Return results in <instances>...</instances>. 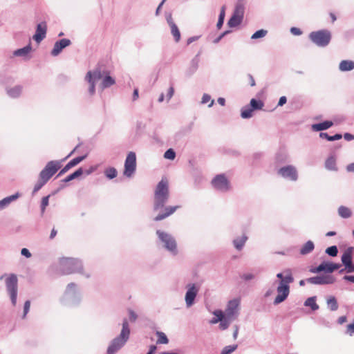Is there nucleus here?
Here are the masks:
<instances>
[{
    "label": "nucleus",
    "instance_id": "f257e3e1",
    "mask_svg": "<svg viewBox=\"0 0 354 354\" xmlns=\"http://www.w3.org/2000/svg\"><path fill=\"white\" fill-rule=\"evenodd\" d=\"M169 198V191L168 182L167 180L162 179L157 185L154 192V201L153 210L154 212L160 211L158 214L154 217L155 221H162L171 215L179 208V206H167Z\"/></svg>",
    "mask_w": 354,
    "mask_h": 354
},
{
    "label": "nucleus",
    "instance_id": "f03ea898",
    "mask_svg": "<svg viewBox=\"0 0 354 354\" xmlns=\"http://www.w3.org/2000/svg\"><path fill=\"white\" fill-rule=\"evenodd\" d=\"M59 270L64 274L83 272V266L80 260L77 259L63 257L59 259Z\"/></svg>",
    "mask_w": 354,
    "mask_h": 354
},
{
    "label": "nucleus",
    "instance_id": "7ed1b4c3",
    "mask_svg": "<svg viewBox=\"0 0 354 354\" xmlns=\"http://www.w3.org/2000/svg\"><path fill=\"white\" fill-rule=\"evenodd\" d=\"M129 335L130 330L129 327V322L127 320L124 319L122 323V329L120 335L111 342L107 349L108 354H114L122 346H123L129 339Z\"/></svg>",
    "mask_w": 354,
    "mask_h": 354
},
{
    "label": "nucleus",
    "instance_id": "20e7f679",
    "mask_svg": "<svg viewBox=\"0 0 354 354\" xmlns=\"http://www.w3.org/2000/svg\"><path fill=\"white\" fill-rule=\"evenodd\" d=\"M61 300L63 303H79L81 300V292L77 285L73 282L69 283L66 286Z\"/></svg>",
    "mask_w": 354,
    "mask_h": 354
},
{
    "label": "nucleus",
    "instance_id": "39448f33",
    "mask_svg": "<svg viewBox=\"0 0 354 354\" xmlns=\"http://www.w3.org/2000/svg\"><path fill=\"white\" fill-rule=\"evenodd\" d=\"M310 40L319 47L327 46L331 40V33L326 29L313 31L308 36Z\"/></svg>",
    "mask_w": 354,
    "mask_h": 354
},
{
    "label": "nucleus",
    "instance_id": "423d86ee",
    "mask_svg": "<svg viewBox=\"0 0 354 354\" xmlns=\"http://www.w3.org/2000/svg\"><path fill=\"white\" fill-rule=\"evenodd\" d=\"M156 234L159 240L163 243V247L173 255L178 253L177 243L174 237L165 232L158 230Z\"/></svg>",
    "mask_w": 354,
    "mask_h": 354
},
{
    "label": "nucleus",
    "instance_id": "0eeeda50",
    "mask_svg": "<svg viewBox=\"0 0 354 354\" xmlns=\"http://www.w3.org/2000/svg\"><path fill=\"white\" fill-rule=\"evenodd\" d=\"M18 279L15 274H10L6 279V286L10 296L12 304L15 306L17 302Z\"/></svg>",
    "mask_w": 354,
    "mask_h": 354
},
{
    "label": "nucleus",
    "instance_id": "6e6552de",
    "mask_svg": "<svg viewBox=\"0 0 354 354\" xmlns=\"http://www.w3.org/2000/svg\"><path fill=\"white\" fill-rule=\"evenodd\" d=\"M61 167L59 161L51 160L49 161L45 167L40 171L39 176L46 182L59 170Z\"/></svg>",
    "mask_w": 354,
    "mask_h": 354
},
{
    "label": "nucleus",
    "instance_id": "1a4fd4ad",
    "mask_svg": "<svg viewBox=\"0 0 354 354\" xmlns=\"http://www.w3.org/2000/svg\"><path fill=\"white\" fill-rule=\"evenodd\" d=\"M136 169V155L134 152L131 151L128 153L125 162L124 175L127 177H131L135 173Z\"/></svg>",
    "mask_w": 354,
    "mask_h": 354
},
{
    "label": "nucleus",
    "instance_id": "9d476101",
    "mask_svg": "<svg viewBox=\"0 0 354 354\" xmlns=\"http://www.w3.org/2000/svg\"><path fill=\"white\" fill-rule=\"evenodd\" d=\"M212 185L216 189L227 192L230 189L229 182L224 174L216 176L212 180Z\"/></svg>",
    "mask_w": 354,
    "mask_h": 354
},
{
    "label": "nucleus",
    "instance_id": "9b49d317",
    "mask_svg": "<svg viewBox=\"0 0 354 354\" xmlns=\"http://www.w3.org/2000/svg\"><path fill=\"white\" fill-rule=\"evenodd\" d=\"M277 173L281 177L292 181H296L298 178L297 171L292 165L282 167L278 170Z\"/></svg>",
    "mask_w": 354,
    "mask_h": 354
},
{
    "label": "nucleus",
    "instance_id": "f8f14e48",
    "mask_svg": "<svg viewBox=\"0 0 354 354\" xmlns=\"http://www.w3.org/2000/svg\"><path fill=\"white\" fill-rule=\"evenodd\" d=\"M306 281L312 284L324 285L334 283L335 279L331 275H322L308 278Z\"/></svg>",
    "mask_w": 354,
    "mask_h": 354
},
{
    "label": "nucleus",
    "instance_id": "ddd939ff",
    "mask_svg": "<svg viewBox=\"0 0 354 354\" xmlns=\"http://www.w3.org/2000/svg\"><path fill=\"white\" fill-rule=\"evenodd\" d=\"M277 296L274 301V304H280L288 297L290 292V287L288 284L279 283L277 288Z\"/></svg>",
    "mask_w": 354,
    "mask_h": 354
},
{
    "label": "nucleus",
    "instance_id": "4468645a",
    "mask_svg": "<svg viewBox=\"0 0 354 354\" xmlns=\"http://www.w3.org/2000/svg\"><path fill=\"white\" fill-rule=\"evenodd\" d=\"M71 44V40L66 38L57 41L55 43L53 48L51 50V55L54 57L59 55L60 53L62 51V50L66 47L70 46Z\"/></svg>",
    "mask_w": 354,
    "mask_h": 354
},
{
    "label": "nucleus",
    "instance_id": "2eb2a0df",
    "mask_svg": "<svg viewBox=\"0 0 354 354\" xmlns=\"http://www.w3.org/2000/svg\"><path fill=\"white\" fill-rule=\"evenodd\" d=\"M47 25L45 21H42L37 24L36 28V32L33 35V39L38 44H39L46 35Z\"/></svg>",
    "mask_w": 354,
    "mask_h": 354
},
{
    "label": "nucleus",
    "instance_id": "dca6fc26",
    "mask_svg": "<svg viewBox=\"0 0 354 354\" xmlns=\"http://www.w3.org/2000/svg\"><path fill=\"white\" fill-rule=\"evenodd\" d=\"M185 294V302L187 308L191 307L198 293V288L195 284H189Z\"/></svg>",
    "mask_w": 354,
    "mask_h": 354
},
{
    "label": "nucleus",
    "instance_id": "f3484780",
    "mask_svg": "<svg viewBox=\"0 0 354 354\" xmlns=\"http://www.w3.org/2000/svg\"><path fill=\"white\" fill-rule=\"evenodd\" d=\"M321 267L324 268L322 269V272H324L326 273H332L335 270L339 269L341 267V264L339 263H334L332 262H326L324 261L320 263Z\"/></svg>",
    "mask_w": 354,
    "mask_h": 354
},
{
    "label": "nucleus",
    "instance_id": "a211bd4d",
    "mask_svg": "<svg viewBox=\"0 0 354 354\" xmlns=\"http://www.w3.org/2000/svg\"><path fill=\"white\" fill-rule=\"evenodd\" d=\"M216 317L212 319L211 321H210V323L211 324H216L217 322H218L219 321H221V324H220V328L223 330L227 328L228 327V323L226 321H223V311H214V312Z\"/></svg>",
    "mask_w": 354,
    "mask_h": 354
},
{
    "label": "nucleus",
    "instance_id": "6ab92c4d",
    "mask_svg": "<svg viewBox=\"0 0 354 354\" xmlns=\"http://www.w3.org/2000/svg\"><path fill=\"white\" fill-rule=\"evenodd\" d=\"M333 123L331 121L326 120L323 122L314 124L312 125V129L315 131H322L326 130L333 126Z\"/></svg>",
    "mask_w": 354,
    "mask_h": 354
},
{
    "label": "nucleus",
    "instance_id": "aec40b11",
    "mask_svg": "<svg viewBox=\"0 0 354 354\" xmlns=\"http://www.w3.org/2000/svg\"><path fill=\"white\" fill-rule=\"evenodd\" d=\"M244 12L245 7L242 0H238L232 15L243 19Z\"/></svg>",
    "mask_w": 354,
    "mask_h": 354
},
{
    "label": "nucleus",
    "instance_id": "412c9836",
    "mask_svg": "<svg viewBox=\"0 0 354 354\" xmlns=\"http://www.w3.org/2000/svg\"><path fill=\"white\" fill-rule=\"evenodd\" d=\"M354 68V62L351 60H342L339 65L341 71H350Z\"/></svg>",
    "mask_w": 354,
    "mask_h": 354
},
{
    "label": "nucleus",
    "instance_id": "4be33fe9",
    "mask_svg": "<svg viewBox=\"0 0 354 354\" xmlns=\"http://www.w3.org/2000/svg\"><path fill=\"white\" fill-rule=\"evenodd\" d=\"M342 262L343 265L346 268L350 264H351L352 261V253H351V248H349L346 251L344 252L343 255L342 256Z\"/></svg>",
    "mask_w": 354,
    "mask_h": 354
},
{
    "label": "nucleus",
    "instance_id": "5701e85b",
    "mask_svg": "<svg viewBox=\"0 0 354 354\" xmlns=\"http://www.w3.org/2000/svg\"><path fill=\"white\" fill-rule=\"evenodd\" d=\"M314 248V243L312 241H308L300 249V254L301 255H306L313 252Z\"/></svg>",
    "mask_w": 354,
    "mask_h": 354
},
{
    "label": "nucleus",
    "instance_id": "b1692460",
    "mask_svg": "<svg viewBox=\"0 0 354 354\" xmlns=\"http://www.w3.org/2000/svg\"><path fill=\"white\" fill-rule=\"evenodd\" d=\"M86 81L88 82L89 84L88 87V93L91 95H94L95 92V82H93V80L91 78V71H89L87 72L86 77H85Z\"/></svg>",
    "mask_w": 354,
    "mask_h": 354
},
{
    "label": "nucleus",
    "instance_id": "393cba45",
    "mask_svg": "<svg viewBox=\"0 0 354 354\" xmlns=\"http://www.w3.org/2000/svg\"><path fill=\"white\" fill-rule=\"evenodd\" d=\"M325 167L330 171H337L336 160L333 156H329L325 162Z\"/></svg>",
    "mask_w": 354,
    "mask_h": 354
},
{
    "label": "nucleus",
    "instance_id": "a878e982",
    "mask_svg": "<svg viewBox=\"0 0 354 354\" xmlns=\"http://www.w3.org/2000/svg\"><path fill=\"white\" fill-rule=\"evenodd\" d=\"M247 240L248 236L245 235H243L241 237L236 238L233 241L234 246L236 250H241L243 248Z\"/></svg>",
    "mask_w": 354,
    "mask_h": 354
},
{
    "label": "nucleus",
    "instance_id": "bb28decb",
    "mask_svg": "<svg viewBox=\"0 0 354 354\" xmlns=\"http://www.w3.org/2000/svg\"><path fill=\"white\" fill-rule=\"evenodd\" d=\"M31 45L28 44L24 48L15 50L13 54L15 56L17 57H25L31 51Z\"/></svg>",
    "mask_w": 354,
    "mask_h": 354
},
{
    "label": "nucleus",
    "instance_id": "cd10ccee",
    "mask_svg": "<svg viewBox=\"0 0 354 354\" xmlns=\"http://www.w3.org/2000/svg\"><path fill=\"white\" fill-rule=\"evenodd\" d=\"M83 173H84L83 169L82 167H80L75 172L71 174L70 175L66 176L64 179H63L62 182L68 183V182L80 177V176H82L83 174Z\"/></svg>",
    "mask_w": 354,
    "mask_h": 354
},
{
    "label": "nucleus",
    "instance_id": "c85d7f7f",
    "mask_svg": "<svg viewBox=\"0 0 354 354\" xmlns=\"http://www.w3.org/2000/svg\"><path fill=\"white\" fill-rule=\"evenodd\" d=\"M115 83L114 78L109 75H106L100 84L101 88L103 90L104 88H109L111 86L113 85Z\"/></svg>",
    "mask_w": 354,
    "mask_h": 354
},
{
    "label": "nucleus",
    "instance_id": "c756f323",
    "mask_svg": "<svg viewBox=\"0 0 354 354\" xmlns=\"http://www.w3.org/2000/svg\"><path fill=\"white\" fill-rule=\"evenodd\" d=\"M283 273H286V275H283V279L279 283L288 285L289 283H292L294 281V278L292 275V272L290 269L286 270L283 272Z\"/></svg>",
    "mask_w": 354,
    "mask_h": 354
},
{
    "label": "nucleus",
    "instance_id": "7c9ffc66",
    "mask_svg": "<svg viewBox=\"0 0 354 354\" xmlns=\"http://www.w3.org/2000/svg\"><path fill=\"white\" fill-rule=\"evenodd\" d=\"M338 214L339 215L344 218H347L351 216L352 212L349 208L345 206H340L338 208Z\"/></svg>",
    "mask_w": 354,
    "mask_h": 354
},
{
    "label": "nucleus",
    "instance_id": "2f4dec72",
    "mask_svg": "<svg viewBox=\"0 0 354 354\" xmlns=\"http://www.w3.org/2000/svg\"><path fill=\"white\" fill-rule=\"evenodd\" d=\"M254 110L250 106H245L241 109V116L244 119H248L252 117Z\"/></svg>",
    "mask_w": 354,
    "mask_h": 354
},
{
    "label": "nucleus",
    "instance_id": "473e14b6",
    "mask_svg": "<svg viewBox=\"0 0 354 354\" xmlns=\"http://www.w3.org/2000/svg\"><path fill=\"white\" fill-rule=\"evenodd\" d=\"M242 21L243 19L232 15L227 21V25L230 28L236 27L241 24Z\"/></svg>",
    "mask_w": 354,
    "mask_h": 354
},
{
    "label": "nucleus",
    "instance_id": "72a5a7b5",
    "mask_svg": "<svg viewBox=\"0 0 354 354\" xmlns=\"http://www.w3.org/2000/svg\"><path fill=\"white\" fill-rule=\"evenodd\" d=\"M319 137L323 139H326L328 141H335L340 140L342 138V135L340 133H336L334 136H329L327 133L321 132Z\"/></svg>",
    "mask_w": 354,
    "mask_h": 354
},
{
    "label": "nucleus",
    "instance_id": "f704fd0d",
    "mask_svg": "<svg viewBox=\"0 0 354 354\" xmlns=\"http://www.w3.org/2000/svg\"><path fill=\"white\" fill-rule=\"evenodd\" d=\"M327 308L330 310H337L338 304L336 298L334 296H330L327 300Z\"/></svg>",
    "mask_w": 354,
    "mask_h": 354
},
{
    "label": "nucleus",
    "instance_id": "c9c22d12",
    "mask_svg": "<svg viewBox=\"0 0 354 354\" xmlns=\"http://www.w3.org/2000/svg\"><path fill=\"white\" fill-rule=\"evenodd\" d=\"M263 105H264V104L261 100H256L254 98H252L250 102V106L254 111V110H261L263 108Z\"/></svg>",
    "mask_w": 354,
    "mask_h": 354
},
{
    "label": "nucleus",
    "instance_id": "e433bc0d",
    "mask_svg": "<svg viewBox=\"0 0 354 354\" xmlns=\"http://www.w3.org/2000/svg\"><path fill=\"white\" fill-rule=\"evenodd\" d=\"M22 91V88L20 86H16L7 91V93L12 97H17L20 95Z\"/></svg>",
    "mask_w": 354,
    "mask_h": 354
},
{
    "label": "nucleus",
    "instance_id": "4c0bfd02",
    "mask_svg": "<svg viewBox=\"0 0 354 354\" xmlns=\"http://www.w3.org/2000/svg\"><path fill=\"white\" fill-rule=\"evenodd\" d=\"M171 33L172 34L176 42H178L180 39V32L176 24H172L169 26Z\"/></svg>",
    "mask_w": 354,
    "mask_h": 354
},
{
    "label": "nucleus",
    "instance_id": "58836bf2",
    "mask_svg": "<svg viewBox=\"0 0 354 354\" xmlns=\"http://www.w3.org/2000/svg\"><path fill=\"white\" fill-rule=\"evenodd\" d=\"M304 305L306 306H309L311 308V310H318L319 306L316 304V297H311L308 298L305 302Z\"/></svg>",
    "mask_w": 354,
    "mask_h": 354
},
{
    "label": "nucleus",
    "instance_id": "ea45409f",
    "mask_svg": "<svg viewBox=\"0 0 354 354\" xmlns=\"http://www.w3.org/2000/svg\"><path fill=\"white\" fill-rule=\"evenodd\" d=\"M225 16V6H223L221 8L218 22L216 24V27L218 29H221V27L223 26V23H224Z\"/></svg>",
    "mask_w": 354,
    "mask_h": 354
},
{
    "label": "nucleus",
    "instance_id": "a19ab883",
    "mask_svg": "<svg viewBox=\"0 0 354 354\" xmlns=\"http://www.w3.org/2000/svg\"><path fill=\"white\" fill-rule=\"evenodd\" d=\"M241 299L235 298L228 301L227 308L225 310H236L240 305Z\"/></svg>",
    "mask_w": 354,
    "mask_h": 354
},
{
    "label": "nucleus",
    "instance_id": "79ce46f5",
    "mask_svg": "<svg viewBox=\"0 0 354 354\" xmlns=\"http://www.w3.org/2000/svg\"><path fill=\"white\" fill-rule=\"evenodd\" d=\"M19 197V193H16L13 195H11V196H9L8 197H6L4 198H3L2 200H1L4 206L6 207H8L12 202L15 201V200H17L18 198Z\"/></svg>",
    "mask_w": 354,
    "mask_h": 354
},
{
    "label": "nucleus",
    "instance_id": "37998d69",
    "mask_svg": "<svg viewBox=\"0 0 354 354\" xmlns=\"http://www.w3.org/2000/svg\"><path fill=\"white\" fill-rule=\"evenodd\" d=\"M118 171L114 167H109L104 171V175L109 179H113L117 176Z\"/></svg>",
    "mask_w": 354,
    "mask_h": 354
},
{
    "label": "nucleus",
    "instance_id": "c03bdc74",
    "mask_svg": "<svg viewBox=\"0 0 354 354\" xmlns=\"http://www.w3.org/2000/svg\"><path fill=\"white\" fill-rule=\"evenodd\" d=\"M86 158V155H84L82 156L76 157L73 159H72L71 161H69L67 164L68 165V167L71 168L76 166L80 162H81L82 160H84Z\"/></svg>",
    "mask_w": 354,
    "mask_h": 354
},
{
    "label": "nucleus",
    "instance_id": "a18cd8bd",
    "mask_svg": "<svg viewBox=\"0 0 354 354\" xmlns=\"http://www.w3.org/2000/svg\"><path fill=\"white\" fill-rule=\"evenodd\" d=\"M46 183L47 182L39 176V179L33 188L32 194L37 193Z\"/></svg>",
    "mask_w": 354,
    "mask_h": 354
},
{
    "label": "nucleus",
    "instance_id": "49530a36",
    "mask_svg": "<svg viewBox=\"0 0 354 354\" xmlns=\"http://www.w3.org/2000/svg\"><path fill=\"white\" fill-rule=\"evenodd\" d=\"M156 335L158 336V340H157V343L158 344H166L168 343L169 340L166 336V335L162 333V332H160V331H157L156 333Z\"/></svg>",
    "mask_w": 354,
    "mask_h": 354
},
{
    "label": "nucleus",
    "instance_id": "de8ad7c7",
    "mask_svg": "<svg viewBox=\"0 0 354 354\" xmlns=\"http://www.w3.org/2000/svg\"><path fill=\"white\" fill-rule=\"evenodd\" d=\"M325 252L330 257H336L338 254V249L336 245H332L326 248Z\"/></svg>",
    "mask_w": 354,
    "mask_h": 354
},
{
    "label": "nucleus",
    "instance_id": "09e8293b",
    "mask_svg": "<svg viewBox=\"0 0 354 354\" xmlns=\"http://www.w3.org/2000/svg\"><path fill=\"white\" fill-rule=\"evenodd\" d=\"M102 77V73L100 68H96L94 71H91V78L93 80V82H96L97 80H100Z\"/></svg>",
    "mask_w": 354,
    "mask_h": 354
},
{
    "label": "nucleus",
    "instance_id": "8fccbe9b",
    "mask_svg": "<svg viewBox=\"0 0 354 354\" xmlns=\"http://www.w3.org/2000/svg\"><path fill=\"white\" fill-rule=\"evenodd\" d=\"M268 31L263 29L259 30L256 31L251 37L252 39H257L259 38H262L267 35Z\"/></svg>",
    "mask_w": 354,
    "mask_h": 354
},
{
    "label": "nucleus",
    "instance_id": "3c124183",
    "mask_svg": "<svg viewBox=\"0 0 354 354\" xmlns=\"http://www.w3.org/2000/svg\"><path fill=\"white\" fill-rule=\"evenodd\" d=\"M176 157V152L173 149H167L164 153V158L169 160H174Z\"/></svg>",
    "mask_w": 354,
    "mask_h": 354
},
{
    "label": "nucleus",
    "instance_id": "603ef678",
    "mask_svg": "<svg viewBox=\"0 0 354 354\" xmlns=\"http://www.w3.org/2000/svg\"><path fill=\"white\" fill-rule=\"evenodd\" d=\"M50 196L43 197L41 203V212L43 214L46 210V207L48 205Z\"/></svg>",
    "mask_w": 354,
    "mask_h": 354
},
{
    "label": "nucleus",
    "instance_id": "864d4df0",
    "mask_svg": "<svg viewBox=\"0 0 354 354\" xmlns=\"http://www.w3.org/2000/svg\"><path fill=\"white\" fill-rule=\"evenodd\" d=\"M236 348V346H228L223 348L221 354H230Z\"/></svg>",
    "mask_w": 354,
    "mask_h": 354
},
{
    "label": "nucleus",
    "instance_id": "5fc2aeb1",
    "mask_svg": "<svg viewBox=\"0 0 354 354\" xmlns=\"http://www.w3.org/2000/svg\"><path fill=\"white\" fill-rule=\"evenodd\" d=\"M230 32H231V30H230L224 31L223 33H221L218 37H216L214 40V43L218 44L222 39L223 37H224L225 35H228Z\"/></svg>",
    "mask_w": 354,
    "mask_h": 354
},
{
    "label": "nucleus",
    "instance_id": "6e6d98bb",
    "mask_svg": "<svg viewBox=\"0 0 354 354\" xmlns=\"http://www.w3.org/2000/svg\"><path fill=\"white\" fill-rule=\"evenodd\" d=\"M174 94V86L171 85L169 89H168V91H167V102H169L170 100V99L173 97Z\"/></svg>",
    "mask_w": 354,
    "mask_h": 354
},
{
    "label": "nucleus",
    "instance_id": "4d7b16f0",
    "mask_svg": "<svg viewBox=\"0 0 354 354\" xmlns=\"http://www.w3.org/2000/svg\"><path fill=\"white\" fill-rule=\"evenodd\" d=\"M346 333H348L351 336L354 334V322L353 324L347 325Z\"/></svg>",
    "mask_w": 354,
    "mask_h": 354
},
{
    "label": "nucleus",
    "instance_id": "13d9d810",
    "mask_svg": "<svg viewBox=\"0 0 354 354\" xmlns=\"http://www.w3.org/2000/svg\"><path fill=\"white\" fill-rule=\"evenodd\" d=\"M166 20L169 26L172 24H176L173 21L172 15L171 12L166 13Z\"/></svg>",
    "mask_w": 354,
    "mask_h": 354
},
{
    "label": "nucleus",
    "instance_id": "bf43d9fd",
    "mask_svg": "<svg viewBox=\"0 0 354 354\" xmlns=\"http://www.w3.org/2000/svg\"><path fill=\"white\" fill-rule=\"evenodd\" d=\"M290 32L294 35H301L302 34V31L296 27H292L290 28Z\"/></svg>",
    "mask_w": 354,
    "mask_h": 354
},
{
    "label": "nucleus",
    "instance_id": "052dcab7",
    "mask_svg": "<svg viewBox=\"0 0 354 354\" xmlns=\"http://www.w3.org/2000/svg\"><path fill=\"white\" fill-rule=\"evenodd\" d=\"M241 278L245 281H250L254 278V274L252 273L244 274L241 276Z\"/></svg>",
    "mask_w": 354,
    "mask_h": 354
},
{
    "label": "nucleus",
    "instance_id": "680f3d73",
    "mask_svg": "<svg viewBox=\"0 0 354 354\" xmlns=\"http://www.w3.org/2000/svg\"><path fill=\"white\" fill-rule=\"evenodd\" d=\"M21 254L26 258H30L32 256L31 253L27 248H22L21 250Z\"/></svg>",
    "mask_w": 354,
    "mask_h": 354
},
{
    "label": "nucleus",
    "instance_id": "e2e57ef3",
    "mask_svg": "<svg viewBox=\"0 0 354 354\" xmlns=\"http://www.w3.org/2000/svg\"><path fill=\"white\" fill-rule=\"evenodd\" d=\"M211 100V96L209 94L205 93L203 95L201 103L206 104Z\"/></svg>",
    "mask_w": 354,
    "mask_h": 354
},
{
    "label": "nucleus",
    "instance_id": "0e129e2a",
    "mask_svg": "<svg viewBox=\"0 0 354 354\" xmlns=\"http://www.w3.org/2000/svg\"><path fill=\"white\" fill-rule=\"evenodd\" d=\"M322 268H323L321 267V265L319 264L317 267L310 268V272H311L313 273H319V272H322Z\"/></svg>",
    "mask_w": 354,
    "mask_h": 354
},
{
    "label": "nucleus",
    "instance_id": "69168bd1",
    "mask_svg": "<svg viewBox=\"0 0 354 354\" xmlns=\"http://www.w3.org/2000/svg\"><path fill=\"white\" fill-rule=\"evenodd\" d=\"M287 102V98L286 96H282L279 98V102H278V106H282L283 105H284Z\"/></svg>",
    "mask_w": 354,
    "mask_h": 354
},
{
    "label": "nucleus",
    "instance_id": "338daca9",
    "mask_svg": "<svg viewBox=\"0 0 354 354\" xmlns=\"http://www.w3.org/2000/svg\"><path fill=\"white\" fill-rule=\"evenodd\" d=\"M346 171L348 172H353L354 173V162H352L351 164H348L347 166H346Z\"/></svg>",
    "mask_w": 354,
    "mask_h": 354
},
{
    "label": "nucleus",
    "instance_id": "774afa93",
    "mask_svg": "<svg viewBox=\"0 0 354 354\" xmlns=\"http://www.w3.org/2000/svg\"><path fill=\"white\" fill-rule=\"evenodd\" d=\"M346 270L348 273L354 272V263L352 262L351 264L346 268Z\"/></svg>",
    "mask_w": 354,
    "mask_h": 354
}]
</instances>
